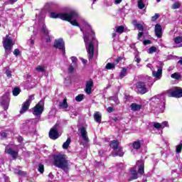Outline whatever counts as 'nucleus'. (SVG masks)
<instances>
[{"mask_svg":"<svg viewBox=\"0 0 182 182\" xmlns=\"http://www.w3.org/2000/svg\"><path fill=\"white\" fill-rule=\"evenodd\" d=\"M50 17L53 19H62V21H67L70 22L73 26H80L77 21H83V18L79 15V13L76 10H70L69 13L60 12H51Z\"/></svg>","mask_w":182,"mask_h":182,"instance_id":"obj_1","label":"nucleus"},{"mask_svg":"<svg viewBox=\"0 0 182 182\" xmlns=\"http://www.w3.org/2000/svg\"><path fill=\"white\" fill-rule=\"evenodd\" d=\"M84 25L90 30V34L89 33L84 34V42L87 48L88 59L90 62L95 56V43H97V40L95 38V32L92 30L90 25L86 21H84Z\"/></svg>","mask_w":182,"mask_h":182,"instance_id":"obj_2","label":"nucleus"},{"mask_svg":"<svg viewBox=\"0 0 182 182\" xmlns=\"http://www.w3.org/2000/svg\"><path fill=\"white\" fill-rule=\"evenodd\" d=\"M142 80L143 81L138 82L136 85V93H139V95H144L149 92L146 85L151 87V85L154 83L153 79L149 75L143 77Z\"/></svg>","mask_w":182,"mask_h":182,"instance_id":"obj_3","label":"nucleus"},{"mask_svg":"<svg viewBox=\"0 0 182 182\" xmlns=\"http://www.w3.org/2000/svg\"><path fill=\"white\" fill-rule=\"evenodd\" d=\"M53 165L58 168H61L63 171H69V160L66 159L65 154H57L54 156Z\"/></svg>","mask_w":182,"mask_h":182,"instance_id":"obj_4","label":"nucleus"},{"mask_svg":"<svg viewBox=\"0 0 182 182\" xmlns=\"http://www.w3.org/2000/svg\"><path fill=\"white\" fill-rule=\"evenodd\" d=\"M45 110V100H41L32 109L33 114L39 117Z\"/></svg>","mask_w":182,"mask_h":182,"instance_id":"obj_5","label":"nucleus"},{"mask_svg":"<svg viewBox=\"0 0 182 182\" xmlns=\"http://www.w3.org/2000/svg\"><path fill=\"white\" fill-rule=\"evenodd\" d=\"M3 45L6 50V53L9 55L11 53V49H12V46H14V43H12V40L9 36L7 35L5 38H4Z\"/></svg>","mask_w":182,"mask_h":182,"instance_id":"obj_6","label":"nucleus"},{"mask_svg":"<svg viewBox=\"0 0 182 182\" xmlns=\"http://www.w3.org/2000/svg\"><path fill=\"white\" fill-rule=\"evenodd\" d=\"M168 96L169 97H182V89L176 87L174 90H170L168 92Z\"/></svg>","mask_w":182,"mask_h":182,"instance_id":"obj_7","label":"nucleus"},{"mask_svg":"<svg viewBox=\"0 0 182 182\" xmlns=\"http://www.w3.org/2000/svg\"><path fill=\"white\" fill-rule=\"evenodd\" d=\"M53 47L55 48V49H59L60 50H62L63 53H65V41H63V38L55 40Z\"/></svg>","mask_w":182,"mask_h":182,"instance_id":"obj_8","label":"nucleus"},{"mask_svg":"<svg viewBox=\"0 0 182 182\" xmlns=\"http://www.w3.org/2000/svg\"><path fill=\"white\" fill-rule=\"evenodd\" d=\"M56 127H58V124H55L49 132V137L52 140H56V139L59 137V133L58 132V130H56Z\"/></svg>","mask_w":182,"mask_h":182,"instance_id":"obj_9","label":"nucleus"},{"mask_svg":"<svg viewBox=\"0 0 182 182\" xmlns=\"http://www.w3.org/2000/svg\"><path fill=\"white\" fill-rule=\"evenodd\" d=\"M80 133L81 134V137L85 143H89V136H87V131H86V128L82 127L80 128Z\"/></svg>","mask_w":182,"mask_h":182,"instance_id":"obj_10","label":"nucleus"},{"mask_svg":"<svg viewBox=\"0 0 182 182\" xmlns=\"http://www.w3.org/2000/svg\"><path fill=\"white\" fill-rule=\"evenodd\" d=\"M93 87V80L90 79L87 81L85 85V92L87 95H90L92 93V88Z\"/></svg>","mask_w":182,"mask_h":182,"instance_id":"obj_11","label":"nucleus"},{"mask_svg":"<svg viewBox=\"0 0 182 182\" xmlns=\"http://www.w3.org/2000/svg\"><path fill=\"white\" fill-rule=\"evenodd\" d=\"M29 106H31V101L26 100L22 104L21 109L20 110V114H23L29 110Z\"/></svg>","mask_w":182,"mask_h":182,"instance_id":"obj_12","label":"nucleus"},{"mask_svg":"<svg viewBox=\"0 0 182 182\" xmlns=\"http://www.w3.org/2000/svg\"><path fill=\"white\" fill-rule=\"evenodd\" d=\"M136 166L138 167L139 174H144V161H137Z\"/></svg>","mask_w":182,"mask_h":182,"instance_id":"obj_13","label":"nucleus"},{"mask_svg":"<svg viewBox=\"0 0 182 182\" xmlns=\"http://www.w3.org/2000/svg\"><path fill=\"white\" fill-rule=\"evenodd\" d=\"M152 75L154 77H156V79H160L163 75V65L158 66L157 71H153Z\"/></svg>","mask_w":182,"mask_h":182,"instance_id":"obj_14","label":"nucleus"},{"mask_svg":"<svg viewBox=\"0 0 182 182\" xmlns=\"http://www.w3.org/2000/svg\"><path fill=\"white\" fill-rule=\"evenodd\" d=\"M1 105L4 110H8L9 107V97L6 95H4L1 98Z\"/></svg>","mask_w":182,"mask_h":182,"instance_id":"obj_15","label":"nucleus"},{"mask_svg":"<svg viewBox=\"0 0 182 182\" xmlns=\"http://www.w3.org/2000/svg\"><path fill=\"white\" fill-rule=\"evenodd\" d=\"M41 31L47 38H46V42L49 43L50 42V36H49V30L46 28V25L43 24L41 28Z\"/></svg>","mask_w":182,"mask_h":182,"instance_id":"obj_16","label":"nucleus"},{"mask_svg":"<svg viewBox=\"0 0 182 182\" xmlns=\"http://www.w3.org/2000/svg\"><path fill=\"white\" fill-rule=\"evenodd\" d=\"M6 151L8 154H10L13 159H16L18 157V151H14L9 146H6Z\"/></svg>","mask_w":182,"mask_h":182,"instance_id":"obj_17","label":"nucleus"},{"mask_svg":"<svg viewBox=\"0 0 182 182\" xmlns=\"http://www.w3.org/2000/svg\"><path fill=\"white\" fill-rule=\"evenodd\" d=\"M155 35L157 38H161L163 36V30L161 29V25L156 24L155 26Z\"/></svg>","mask_w":182,"mask_h":182,"instance_id":"obj_18","label":"nucleus"},{"mask_svg":"<svg viewBox=\"0 0 182 182\" xmlns=\"http://www.w3.org/2000/svg\"><path fill=\"white\" fill-rule=\"evenodd\" d=\"M173 42L176 48H182V36H178L173 38Z\"/></svg>","mask_w":182,"mask_h":182,"instance_id":"obj_19","label":"nucleus"},{"mask_svg":"<svg viewBox=\"0 0 182 182\" xmlns=\"http://www.w3.org/2000/svg\"><path fill=\"white\" fill-rule=\"evenodd\" d=\"M94 120L96 123H102V113L100 112H95L94 113Z\"/></svg>","mask_w":182,"mask_h":182,"instance_id":"obj_20","label":"nucleus"},{"mask_svg":"<svg viewBox=\"0 0 182 182\" xmlns=\"http://www.w3.org/2000/svg\"><path fill=\"white\" fill-rule=\"evenodd\" d=\"M142 105H139L137 103H132L130 105V108L131 110H132V112H139V110L141 109Z\"/></svg>","mask_w":182,"mask_h":182,"instance_id":"obj_21","label":"nucleus"},{"mask_svg":"<svg viewBox=\"0 0 182 182\" xmlns=\"http://www.w3.org/2000/svg\"><path fill=\"white\" fill-rule=\"evenodd\" d=\"M116 156H119V157H123V156H124V152L122 150V147L112 152V157H116Z\"/></svg>","mask_w":182,"mask_h":182,"instance_id":"obj_22","label":"nucleus"},{"mask_svg":"<svg viewBox=\"0 0 182 182\" xmlns=\"http://www.w3.org/2000/svg\"><path fill=\"white\" fill-rule=\"evenodd\" d=\"M110 147H112V149H113L114 151H116L121 146H119V141L114 140L110 142Z\"/></svg>","mask_w":182,"mask_h":182,"instance_id":"obj_23","label":"nucleus"},{"mask_svg":"<svg viewBox=\"0 0 182 182\" xmlns=\"http://www.w3.org/2000/svg\"><path fill=\"white\" fill-rule=\"evenodd\" d=\"M132 23L134 26H135V28H137V29H139V31H141V32L142 31H144V28L143 27V24L137 23V21L136 20H133Z\"/></svg>","mask_w":182,"mask_h":182,"instance_id":"obj_24","label":"nucleus"},{"mask_svg":"<svg viewBox=\"0 0 182 182\" xmlns=\"http://www.w3.org/2000/svg\"><path fill=\"white\" fill-rule=\"evenodd\" d=\"M68 100L65 98L63 102L59 103V109H67L68 107Z\"/></svg>","mask_w":182,"mask_h":182,"instance_id":"obj_25","label":"nucleus"},{"mask_svg":"<svg viewBox=\"0 0 182 182\" xmlns=\"http://www.w3.org/2000/svg\"><path fill=\"white\" fill-rule=\"evenodd\" d=\"M132 147L134 149V150H139V149L141 147V143L139 140L135 141L132 143Z\"/></svg>","mask_w":182,"mask_h":182,"instance_id":"obj_26","label":"nucleus"},{"mask_svg":"<svg viewBox=\"0 0 182 182\" xmlns=\"http://www.w3.org/2000/svg\"><path fill=\"white\" fill-rule=\"evenodd\" d=\"M131 175L132 180H136V178H139V175L137 174V171L136 169H131Z\"/></svg>","mask_w":182,"mask_h":182,"instance_id":"obj_27","label":"nucleus"},{"mask_svg":"<svg viewBox=\"0 0 182 182\" xmlns=\"http://www.w3.org/2000/svg\"><path fill=\"white\" fill-rule=\"evenodd\" d=\"M114 68H116V64L112 63H108L105 66V69H107V70L114 69Z\"/></svg>","mask_w":182,"mask_h":182,"instance_id":"obj_28","label":"nucleus"},{"mask_svg":"<svg viewBox=\"0 0 182 182\" xmlns=\"http://www.w3.org/2000/svg\"><path fill=\"white\" fill-rule=\"evenodd\" d=\"M70 141H71L70 138H68L67 141L64 142L63 144V149H64L65 150H67V149L70 145Z\"/></svg>","mask_w":182,"mask_h":182,"instance_id":"obj_29","label":"nucleus"},{"mask_svg":"<svg viewBox=\"0 0 182 182\" xmlns=\"http://www.w3.org/2000/svg\"><path fill=\"white\" fill-rule=\"evenodd\" d=\"M123 32H124V26H119L116 27L117 33H123Z\"/></svg>","mask_w":182,"mask_h":182,"instance_id":"obj_30","label":"nucleus"},{"mask_svg":"<svg viewBox=\"0 0 182 182\" xmlns=\"http://www.w3.org/2000/svg\"><path fill=\"white\" fill-rule=\"evenodd\" d=\"M137 5L139 9H144V6H146V4H144V1H143V0H138Z\"/></svg>","mask_w":182,"mask_h":182,"instance_id":"obj_31","label":"nucleus"},{"mask_svg":"<svg viewBox=\"0 0 182 182\" xmlns=\"http://www.w3.org/2000/svg\"><path fill=\"white\" fill-rule=\"evenodd\" d=\"M126 75H127V68H122L121 73H119V77L123 79Z\"/></svg>","mask_w":182,"mask_h":182,"instance_id":"obj_32","label":"nucleus"},{"mask_svg":"<svg viewBox=\"0 0 182 182\" xmlns=\"http://www.w3.org/2000/svg\"><path fill=\"white\" fill-rule=\"evenodd\" d=\"M21 93V88L20 87H15L13 90V96H18Z\"/></svg>","mask_w":182,"mask_h":182,"instance_id":"obj_33","label":"nucleus"},{"mask_svg":"<svg viewBox=\"0 0 182 182\" xmlns=\"http://www.w3.org/2000/svg\"><path fill=\"white\" fill-rule=\"evenodd\" d=\"M154 52H157V48L154 46H151L148 50V53H149L150 55H151L152 53H154Z\"/></svg>","mask_w":182,"mask_h":182,"instance_id":"obj_34","label":"nucleus"},{"mask_svg":"<svg viewBox=\"0 0 182 182\" xmlns=\"http://www.w3.org/2000/svg\"><path fill=\"white\" fill-rule=\"evenodd\" d=\"M15 173L16 174H18V176H22L23 177H25L26 176V172L22 171L21 170H16Z\"/></svg>","mask_w":182,"mask_h":182,"instance_id":"obj_35","label":"nucleus"},{"mask_svg":"<svg viewBox=\"0 0 182 182\" xmlns=\"http://www.w3.org/2000/svg\"><path fill=\"white\" fill-rule=\"evenodd\" d=\"M181 6V4L180 2L176 1L172 5V9H178Z\"/></svg>","mask_w":182,"mask_h":182,"instance_id":"obj_36","label":"nucleus"},{"mask_svg":"<svg viewBox=\"0 0 182 182\" xmlns=\"http://www.w3.org/2000/svg\"><path fill=\"white\" fill-rule=\"evenodd\" d=\"M171 77H172V79H176L177 80H178V79H181V75H180L178 73H173L171 75Z\"/></svg>","mask_w":182,"mask_h":182,"instance_id":"obj_37","label":"nucleus"},{"mask_svg":"<svg viewBox=\"0 0 182 182\" xmlns=\"http://www.w3.org/2000/svg\"><path fill=\"white\" fill-rule=\"evenodd\" d=\"M36 70H37V72H41V73H43V72H45V67L38 65L36 68Z\"/></svg>","mask_w":182,"mask_h":182,"instance_id":"obj_38","label":"nucleus"},{"mask_svg":"<svg viewBox=\"0 0 182 182\" xmlns=\"http://www.w3.org/2000/svg\"><path fill=\"white\" fill-rule=\"evenodd\" d=\"M5 69H6V75L7 77H11L12 72L9 70V68L6 67Z\"/></svg>","mask_w":182,"mask_h":182,"instance_id":"obj_39","label":"nucleus"},{"mask_svg":"<svg viewBox=\"0 0 182 182\" xmlns=\"http://www.w3.org/2000/svg\"><path fill=\"white\" fill-rule=\"evenodd\" d=\"M39 173H41V174L43 173V171H45V168L43 166V164H40L38 165V168Z\"/></svg>","mask_w":182,"mask_h":182,"instance_id":"obj_40","label":"nucleus"},{"mask_svg":"<svg viewBox=\"0 0 182 182\" xmlns=\"http://www.w3.org/2000/svg\"><path fill=\"white\" fill-rule=\"evenodd\" d=\"M134 61L136 62V63L141 62V58L139 56V53L135 54Z\"/></svg>","mask_w":182,"mask_h":182,"instance_id":"obj_41","label":"nucleus"},{"mask_svg":"<svg viewBox=\"0 0 182 182\" xmlns=\"http://www.w3.org/2000/svg\"><path fill=\"white\" fill-rule=\"evenodd\" d=\"M182 150V143H181L179 145H177L176 147V153H181Z\"/></svg>","mask_w":182,"mask_h":182,"instance_id":"obj_42","label":"nucleus"},{"mask_svg":"<svg viewBox=\"0 0 182 182\" xmlns=\"http://www.w3.org/2000/svg\"><path fill=\"white\" fill-rule=\"evenodd\" d=\"M75 100H76V102H82V100H83V95H78L75 97Z\"/></svg>","mask_w":182,"mask_h":182,"instance_id":"obj_43","label":"nucleus"},{"mask_svg":"<svg viewBox=\"0 0 182 182\" xmlns=\"http://www.w3.org/2000/svg\"><path fill=\"white\" fill-rule=\"evenodd\" d=\"M159 18H160V15L159 14H155V15L151 17L152 22L157 21V19H159Z\"/></svg>","mask_w":182,"mask_h":182,"instance_id":"obj_44","label":"nucleus"},{"mask_svg":"<svg viewBox=\"0 0 182 182\" xmlns=\"http://www.w3.org/2000/svg\"><path fill=\"white\" fill-rule=\"evenodd\" d=\"M154 127L157 129H161V124L159 122H154Z\"/></svg>","mask_w":182,"mask_h":182,"instance_id":"obj_45","label":"nucleus"},{"mask_svg":"<svg viewBox=\"0 0 182 182\" xmlns=\"http://www.w3.org/2000/svg\"><path fill=\"white\" fill-rule=\"evenodd\" d=\"M168 126V122L167 121L163 122L161 124V129H164V127H167Z\"/></svg>","mask_w":182,"mask_h":182,"instance_id":"obj_46","label":"nucleus"},{"mask_svg":"<svg viewBox=\"0 0 182 182\" xmlns=\"http://www.w3.org/2000/svg\"><path fill=\"white\" fill-rule=\"evenodd\" d=\"M151 106L152 107V110H154V97L151 98Z\"/></svg>","mask_w":182,"mask_h":182,"instance_id":"obj_47","label":"nucleus"},{"mask_svg":"<svg viewBox=\"0 0 182 182\" xmlns=\"http://www.w3.org/2000/svg\"><path fill=\"white\" fill-rule=\"evenodd\" d=\"M34 99H35V95H31L28 97V100H29L30 104H31L32 102V100H34Z\"/></svg>","mask_w":182,"mask_h":182,"instance_id":"obj_48","label":"nucleus"},{"mask_svg":"<svg viewBox=\"0 0 182 182\" xmlns=\"http://www.w3.org/2000/svg\"><path fill=\"white\" fill-rule=\"evenodd\" d=\"M29 43H30V45H31V47L32 48V46H33V45H35V40L31 38L29 40Z\"/></svg>","mask_w":182,"mask_h":182,"instance_id":"obj_49","label":"nucleus"},{"mask_svg":"<svg viewBox=\"0 0 182 182\" xmlns=\"http://www.w3.org/2000/svg\"><path fill=\"white\" fill-rule=\"evenodd\" d=\"M144 45H150L151 43V41H150V40H145V41H144Z\"/></svg>","mask_w":182,"mask_h":182,"instance_id":"obj_50","label":"nucleus"},{"mask_svg":"<svg viewBox=\"0 0 182 182\" xmlns=\"http://www.w3.org/2000/svg\"><path fill=\"white\" fill-rule=\"evenodd\" d=\"M71 60L73 63H75V65H76V62H77V58L76 57H71Z\"/></svg>","mask_w":182,"mask_h":182,"instance_id":"obj_51","label":"nucleus"},{"mask_svg":"<svg viewBox=\"0 0 182 182\" xmlns=\"http://www.w3.org/2000/svg\"><path fill=\"white\" fill-rule=\"evenodd\" d=\"M20 52H19V49H15L14 51V55H15V56H18Z\"/></svg>","mask_w":182,"mask_h":182,"instance_id":"obj_52","label":"nucleus"},{"mask_svg":"<svg viewBox=\"0 0 182 182\" xmlns=\"http://www.w3.org/2000/svg\"><path fill=\"white\" fill-rule=\"evenodd\" d=\"M141 36H143V32H139L138 33V37H137L138 41H140V39H141Z\"/></svg>","mask_w":182,"mask_h":182,"instance_id":"obj_53","label":"nucleus"},{"mask_svg":"<svg viewBox=\"0 0 182 182\" xmlns=\"http://www.w3.org/2000/svg\"><path fill=\"white\" fill-rule=\"evenodd\" d=\"M74 69H73V65H70L68 68V72L70 73H72L73 72Z\"/></svg>","mask_w":182,"mask_h":182,"instance_id":"obj_54","label":"nucleus"},{"mask_svg":"<svg viewBox=\"0 0 182 182\" xmlns=\"http://www.w3.org/2000/svg\"><path fill=\"white\" fill-rule=\"evenodd\" d=\"M107 111L108 112V113H112V112H113V107H109L107 109Z\"/></svg>","mask_w":182,"mask_h":182,"instance_id":"obj_55","label":"nucleus"},{"mask_svg":"<svg viewBox=\"0 0 182 182\" xmlns=\"http://www.w3.org/2000/svg\"><path fill=\"white\" fill-rule=\"evenodd\" d=\"M18 143H22V141H23V138L22 136H18Z\"/></svg>","mask_w":182,"mask_h":182,"instance_id":"obj_56","label":"nucleus"},{"mask_svg":"<svg viewBox=\"0 0 182 182\" xmlns=\"http://www.w3.org/2000/svg\"><path fill=\"white\" fill-rule=\"evenodd\" d=\"M6 132H3L1 134V136L3 138V139H5L6 138Z\"/></svg>","mask_w":182,"mask_h":182,"instance_id":"obj_57","label":"nucleus"},{"mask_svg":"<svg viewBox=\"0 0 182 182\" xmlns=\"http://www.w3.org/2000/svg\"><path fill=\"white\" fill-rule=\"evenodd\" d=\"M18 0H9V3L11 5H14V4H15V2H16Z\"/></svg>","mask_w":182,"mask_h":182,"instance_id":"obj_58","label":"nucleus"},{"mask_svg":"<svg viewBox=\"0 0 182 182\" xmlns=\"http://www.w3.org/2000/svg\"><path fill=\"white\" fill-rule=\"evenodd\" d=\"M120 2H122V0H115V1H114V4H115L116 5H118V4H120Z\"/></svg>","mask_w":182,"mask_h":182,"instance_id":"obj_59","label":"nucleus"},{"mask_svg":"<svg viewBox=\"0 0 182 182\" xmlns=\"http://www.w3.org/2000/svg\"><path fill=\"white\" fill-rule=\"evenodd\" d=\"M112 38H116V36H117V34L116 33V32L112 33Z\"/></svg>","mask_w":182,"mask_h":182,"instance_id":"obj_60","label":"nucleus"},{"mask_svg":"<svg viewBox=\"0 0 182 182\" xmlns=\"http://www.w3.org/2000/svg\"><path fill=\"white\" fill-rule=\"evenodd\" d=\"M82 62L84 64H86L87 63V60H85V59H82Z\"/></svg>","mask_w":182,"mask_h":182,"instance_id":"obj_61","label":"nucleus"},{"mask_svg":"<svg viewBox=\"0 0 182 182\" xmlns=\"http://www.w3.org/2000/svg\"><path fill=\"white\" fill-rule=\"evenodd\" d=\"M178 63H180V65H182V58H180Z\"/></svg>","mask_w":182,"mask_h":182,"instance_id":"obj_62","label":"nucleus"},{"mask_svg":"<svg viewBox=\"0 0 182 182\" xmlns=\"http://www.w3.org/2000/svg\"><path fill=\"white\" fill-rule=\"evenodd\" d=\"M146 68H151V64H147Z\"/></svg>","mask_w":182,"mask_h":182,"instance_id":"obj_63","label":"nucleus"},{"mask_svg":"<svg viewBox=\"0 0 182 182\" xmlns=\"http://www.w3.org/2000/svg\"><path fill=\"white\" fill-rule=\"evenodd\" d=\"M129 68V69H132V68H133V65H129V66H128V68Z\"/></svg>","mask_w":182,"mask_h":182,"instance_id":"obj_64","label":"nucleus"}]
</instances>
